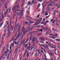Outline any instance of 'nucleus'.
Returning a JSON list of instances; mask_svg holds the SVG:
<instances>
[{
  "label": "nucleus",
  "instance_id": "nucleus-1",
  "mask_svg": "<svg viewBox=\"0 0 60 60\" xmlns=\"http://www.w3.org/2000/svg\"><path fill=\"white\" fill-rule=\"evenodd\" d=\"M15 6L16 8V11H19V8L20 7V6H19V4H18L17 5Z\"/></svg>",
  "mask_w": 60,
  "mask_h": 60
},
{
  "label": "nucleus",
  "instance_id": "nucleus-2",
  "mask_svg": "<svg viewBox=\"0 0 60 60\" xmlns=\"http://www.w3.org/2000/svg\"><path fill=\"white\" fill-rule=\"evenodd\" d=\"M8 4H9V1H8L6 3L4 4V6L5 9H7V8L8 7L7 6H8Z\"/></svg>",
  "mask_w": 60,
  "mask_h": 60
},
{
  "label": "nucleus",
  "instance_id": "nucleus-3",
  "mask_svg": "<svg viewBox=\"0 0 60 60\" xmlns=\"http://www.w3.org/2000/svg\"><path fill=\"white\" fill-rule=\"evenodd\" d=\"M8 35L7 36L6 38H7L8 37H9L10 35V34H11V30H8Z\"/></svg>",
  "mask_w": 60,
  "mask_h": 60
},
{
  "label": "nucleus",
  "instance_id": "nucleus-4",
  "mask_svg": "<svg viewBox=\"0 0 60 60\" xmlns=\"http://www.w3.org/2000/svg\"><path fill=\"white\" fill-rule=\"evenodd\" d=\"M4 18V15L2 14V17L0 15V22H1V21H2Z\"/></svg>",
  "mask_w": 60,
  "mask_h": 60
},
{
  "label": "nucleus",
  "instance_id": "nucleus-5",
  "mask_svg": "<svg viewBox=\"0 0 60 60\" xmlns=\"http://www.w3.org/2000/svg\"><path fill=\"white\" fill-rule=\"evenodd\" d=\"M8 10H9V8H8L7 9L6 11V12L5 13V11L4 13V15L5 14V15H8L9 13V11H8Z\"/></svg>",
  "mask_w": 60,
  "mask_h": 60
},
{
  "label": "nucleus",
  "instance_id": "nucleus-6",
  "mask_svg": "<svg viewBox=\"0 0 60 60\" xmlns=\"http://www.w3.org/2000/svg\"><path fill=\"white\" fill-rule=\"evenodd\" d=\"M22 32L21 31H20V32L18 33V36H19V37H20L22 35Z\"/></svg>",
  "mask_w": 60,
  "mask_h": 60
},
{
  "label": "nucleus",
  "instance_id": "nucleus-7",
  "mask_svg": "<svg viewBox=\"0 0 60 60\" xmlns=\"http://www.w3.org/2000/svg\"><path fill=\"white\" fill-rule=\"evenodd\" d=\"M37 40V37L35 38H34V39H33V40H32V43H33V41H36V40Z\"/></svg>",
  "mask_w": 60,
  "mask_h": 60
},
{
  "label": "nucleus",
  "instance_id": "nucleus-8",
  "mask_svg": "<svg viewBox=\"0 0 60 60\" xmlns=\"http://www.w3.org/2000/svg\"><path fill=\"white\" fill-rule=\"evenodd\" d=\"M4 53H4H5V54L4 55V56H5V57H6V56H7V52H4L3 53Z\"/></svg>",
  "mask_w": 60,
  "mask_h": 60
},
{
  "label": "nucleus",
  "instance_id": "nucleus-9",
  "mask_svg": "<svg viewBox=\"0 0 60 60\" xmlns=\"http://www.w3.org/2000/svg\"><path fill=\"white\" fill-rule=\"evenodd\" d=\"M17 11H15V13L14 14V15H13V18H14V17L17 16V15L16 13V12Z\"/></svg>",
  "mask_w": 60,
  "mask_h": 60
},
{
  "label": "nucleus",
  "instance_id": "nucleus-10",
  "mask_svg": "<svg viewBox=\"0 0 60 60\" xmlns=\"http://www.w3.org/2000/svg\"><path fill=\"white\" fill-rule=\"evenodd\" d=\"M17 10V8H16L15 6H14L13 8H12V10L13 11H14V10Z\"/></svg>",
  "mask_w": 60,
  "mask_h": 60
},
{
  "label": "nucleus",
  "instance_id": "nucleus-11",
  "mask_svg": "<svg viewBox=\"0 0 60 60\" xmlns=\"http://www.w3.org/2000/svg\"><path fill=\"white\" fill-rule=\"evenodd\" d=\"M20 28H21V26L19 25V28L17 29V31L18 32H19V31H20Z\"/></svg>",
  "mask_w": 60,
  "mask_h": 60
},
{
  "label": "nucleus",
  "instance_id": "nucleus-12",
  "mask_svg": "<svg viewBox=\"0 0 60 60\" xmlns=\"http://www.w3.org/2000/svg\"><path fill=\"white\" fill-rule=\"evenodd\" d=\"M39 39H41V40H42V41H45V40H44V39L43 38L41 37H39Z\"/></svg>",
  "mask_w": 60,
  "mask_h": 60
},
{
  "label": "nucleus",
  "instance_id": "nucleus-13",
  "mask_svg": "<svg viewBox=\"0 0 60 60\" xmlns=\"http://www.w3.org/2000/svg\"><path fill=\"white\" fill-rule=\"evenodd\" d=\"M4 53H3L2 54V55L1 56H0V60H1L2 59V58L3 57V56H4Z\"/></svg>",
  "mask_w": 60,
  "mask_h": 60
},
{
  "label": "nucleus",
  "instance_id": "nucleus-14",
  "mask_svg": "<svg viewBox=\"0 0 60 60\" xmlns=\"http://www.w3.org/2000/svg\"><path fill=\"white\" fill-rule=\"evenodd\" d=\"M30 22V23H34V22H32L31 21V20H30V19H29L28 20Z\"/></svg>",
  "mask_w": 60,
  "mask_h": 60
},
{
  "label": "nucleus",
  "instance_id": "nucleus-15",
  "mask_svg": "<svg viewBox=\"0 0 60 60\" xmlns=\"http://www.w3.org/2000/svg\"><path fill=\"white\" fill-rule=\"evenodd\" d=\"M13 28H14V26H11V31H12L13 30Z\"/></svg>",
  "mask_w": 60,
  "mask_h": 60
},
{
  "label": "nucleus",
  "instance_id": "nucleus-16",
  "mask_svg": "<svg viewBox=\"0 0 60 60\" xmlns=\"http://www.w3.org/2000/svg\"><path fill=\"white\" fill-rule=\"evenodd\" d=\"M40 45L41 46H43V47H44V48H45V49H47L46 47L45 46V45H44L40 44Z\"/></svg>",
  "mask_w": 60,
  "mask_h": 60
},
{
  "label": "nucleus",
  "instance_id": "nucleus-17",
  "mask_svg": "<svg viewBox=\"0 0 60 60\" xmlns=\"http://www.w3.org/2000/svg\"><path fill=\"white\" fill-rule=\"evenodd\" d=\"M22 32H23V35H25V34H26V31H24H24H22Z\"/></svg>",
  "mask_w": 60,
  "mask_h": 60
},
{
  "label": "nucleus",
  "instance_id": "nucleus-18",
  "mask_svg": "<svg viewBox=\"0 0 60 60\" xmlns=\"http://www.w3.org/2000/svg\"><path fill=\"white\" fill-rule=\"evenodd\" d=\"M54 3H53V2H52L50 4V6H53V4Z\"/></svg>",
  "mask_w": 60,
  "mask_h": 60
},
{
  "label": "nucleus",
  "instance_id": "nucleus-19",
  "mask_svg": "<svg viewBox=\"0 0 60 60\" xmlns=\"http://www.w3.org/2000/svg\"><path fill=\"white\" fill-rule=\"evenodd\" d=\"M28 28L29 29H30V30H31V29H32V27L31 26H29L28 27Z\"/></svg>",
  "mask_w": 60,
  "mask_h": 60
},
{
  "label": "nucleus",
  "instance_id": "nucleus-20",
  "mask_svg": "<svg viewBox=\"0 0 60 60\" xmlns=\"http://www.w3.org/2000/svg\"><path fill=\"white\" fill-rule=\"evenodd\" d=\"M14 38H15L14 37H13V38H12V39H11L10 41V42L11 41H13V40H14Z\"/></svg>",
  "mask_w": 60,
  "mask_h": 60
},
{
  "label": "nucleus",
  "instance_id": "nucleus-21",
  "mask_svg": "<svg viewBox=\"0 0 60 60\" xmlns=\"http://www.w3.org/2000/svg\"><path fill=\"white\" fill-rule=\"evenodd\" d=\"M6 51L5 52H7V53L9 51V49H8V48H6Z\"/></svg>",
  "mask_w": 60,
  "mask_h": 60
},
{
  "label": "nucleus",
  "instance_id": "nucleus-22",
  "mask_svg": "<svg viewBox=\"0 0 60 60\" xmlns=\"http://www.w3.org/2000/svg\"><path fill=\"white\" fill-rule=\"evenodd\" d=\"M19 0H17L15 2V4H17L18 3V2H19Z\"/></svg>",
  "mask_w": 60,
  "mask_h": 60
},
{
  "label": "nucleus",
  "instance_id": "nucleus-23",
  "mask_svg": "<svg viewBox=\"0 0 60 60\" xmlns=\"http://www.w3.org/2000/svg\"><path fill=\"white\" fill-rule=\"evenodd\" d=\"M8 30H9V29H10V27H11V26H10V24H9L8 25Z\"/></svg>",
  "mask_w": 60,
  "mask_h": 60
},
{
  "label": "nucleus",
  "instance_id": "nucleus-24",
  "mask_svg": "<svg viewBox=\"0 0 60 60\" xmlns=\"http://www.w3.org/2000/svg\"><path fill=\"white\" fill-rule=\"evenodd\" d=\"M4 22H2L1 23H0V27H2V26L3 25V24H4Z\"/></svg>",
  "mask_w": 60,
  "mask_h": 60
},
{
  "label": "nucleus",
  "instance_id": "nucleus-25",
  "mask_svg": "<svg viewBox=\"0 0 60 60\" xmlns=\"http://www.w3.org/2000/svg\"><path fill=\"white\" fill-rule=\"evenodd\" d=\"M27 49H28L29 51L30 50V47H29V46L27 47Z\"/></svg>",
  "mask_w": 60,
  "mask_h": 60
},
{
  "label": "nucleus",
  "instance_id": "nucleus-26",
  "mask_svg": "<svg viewBox=\"0 0 60 60\" xmlns=\"http://www.w3.org/2000/svg\"><path fill=\"white\" fill-rule=\"evenodd\" d=\"M19 36L18 35V36L16 37V39L14 40V41H16L17 40V39H18L19 38Z\"/></svg>",
  "mask_w": 60,
  "mask_h": 60
},
{
  "label": "nucleus",
  "instance_id": "nucleus-27",
  "mask_svg": "<svg viewBox=\"0 0 60 60\" xmlns=\"http://www.w3.org/2000/svg\"><path fill=\"white\" fill-rule=\"evenodd\" d=\"M29 38L28 37L26 39L27 41L26 42V43H26V42H27V41H29Z\"/></svg>",
  "mask_w": 60,
  "mask_h": 60
},
{
  "label": "nucleus",
  "instance_id": "nucleus-28",
  "mask_svg": "<svg viewBox=\"0 0 60 60\" xmlns=\"http://www.w3.org/2000/svg\"><path fill=\"white\" fill-rule=\"evenodd\" d=\"M28 23L27 22V21H26V22H24V24H27V25H28Z\"/></svg>",
  "mask_w": 60,
  "mask_h": 60
},
{
  "label": "nucleus",
  "instance_id": "nucleus-29",
  "mask_svg": "<svg viewBox=\"0 0 60 60\" xmlns=\"http://www.w3.org/2000/svg\"><path fill=\"white\" fill-rule=\"evenodd\" d=\"M25 0H22L21 2L22 4H24L25 3Z\"/></svg>",
  "mask_w": 60,
  "mask_h": 60
},
{
  "label": "nucleus",
  "instance_id": "nucleus-30",
  "mask_svg": "<svg viewBox=\"0 0 60 60\" xmlns=\"http://www.w3.org/2000/svg\"><path fill=\"white\" fill-rule=\"evenodd\" d=\"M24 30H25V27H23L22 29V31H22V32L24 31Z\"/></svg>",
  "mask_w": 60,
  "mask_h": 60
},
{
  "label": "nucleus",
  "instance_id": "nucleus-31",
  "mask_svg": "<svg viewBox=\"0 0 60 60\" xmlns=\"http://www.w3.org/2000/svg\"><path fill=\"white\" fill-rule=\"evenodd\" d=\"M4 43V41H2V43H1V45H0V47H2V44H3Z\"/></svg>",
  "mask_w": 60,
  "mask_h": 60
},
{
  "label": "nucleus",
  "instance_id": "nucleus-32",
  "mask_svg": "<svg viewBox=\"0 0 60 60\" xmlns=\"http://www.w3.org/2000/svg\"><path fill=\"white\" fill-rule=\"evenodd\" d=\"M19 14H20L19 12H17L16 13V16H19Z\"/></svg>",
  "mask_w": 60,
  "mask_h": 60
},
{
  "label": "nucleus",
  "instance_id": "nucleus-33",
  "mask_svg": "<svg viewBox=\"0 0 60 60\" xmlns=\"http://www.w3.org/2000/svg\"><path fill=\"white\" fill-rule=\"evenodd\" d=\"M14 46V43L12 44V45H11L10 46V47H13Z\"/></svg>",
  "mask_w": 60,
  "mask_h": 60
},
{
  "label": "nucleus",
  "instance_id": "nucleus-34",
  "mask_svg": "<svg viewBox=\"0 0 60 60\" xmlns=\"http://www.w3.org/2000/svg\"><path fill=\"white\" fill-rule=\"evenodd\" d=\"M6 27H7V25H4V26L3 28H6Z\"/></svg>",
  "mask_w": 60,
  "mask_h": 60
},
{
  "label": "nucleus",
  "instance_id": "nucleus-35",
  "mask_svg": "<svg viewBox=\"0 0 60 60\" xmlns=\"http://www.w3.org/2000/svg\"><path fill=\"white\" fill-rule=\"evenodd\" d=\"M32 35H31L30 38V41L31 40V39H32Z\"/></svg>",
  "mask_w": 60,
  "mask_h": 60
},
{
  "label": "nucleus",
  "instance_id": "nucleus-36",
  "mask_svg": "<svg viewBox=\"0 0 60 60\" xmlns=\"http://www.w3.org/2000/svg\"><path fill=\"white\" fill-rule=\"evenodd\" d=\"M45 30H46V31H47V30H48V28H47V27L46 26L45 27Z\"/></svg>",
  "mask_w": 60,
  "mask_h": 60
},
{
  "label": "nucleus",
  "instance_id": "nucleus-37",
  "mask_svg": "<svg viewBox=\"0 0 60 60\" xmlns=\"http://www.w3.org/2000/svg\"><path fill=\"white\" fill-rule=\"evenodd\" d=\"M46 10H50V9H49V6H48L47 7V9H46Z\"/></svg>",
  "mask_w": 60,
  "mask_h": 60
},
{
  "label": "nucleus",
  "instance_id": "nucleus-38",
  "mask_svg": "<svg viewBox=\"0 0 60 60\" xmlns=\"http://www.w3.org/2000/svg\"><path fill=\"white\" fill-rule=\"evenodd\" d=\"M39 31H41V32H42L43 30L42 29H40L39 30Z\"/></svg>",
  "mask_w": 60,
  "mask_h": 60
},
{
  "label": "nucleus",
  "instance_id": "nucleus-39",
  "mask_svg": "<svg viewBox=\"0 0 60 60\" xmlns=\"http://www.w3.org/2000/svg\"><path fill=\"white\" fill-rule=\"evenodd\" d=\"M45 34L46 35H48V32H46V34Z\"/></svg>",
  "mask_w": 60,
  "mask_h": 60
},
{
  "label": "nucleus",
  "instance_id": "nucleus-40",
  "mask_svg": "<svg viewBox=\"0 0 60 60\" xmlns=\"http://www.w3.org/2000/svg\"><path fill=\"white\" fill-rule=\"evenodd\" d=\"M50 55H51L52 56H54L53 55V54L52 53H51L50 52Z\"/></svg>",
  "mask_w": 60,
  "mask_h": 60
},
{
  "label": "nucleus",
  "instance_id": "nucleus-41",
  "mask_svg": "<svg viewBox=\"0 0 60 60\" xmlns=\"http://www.w3.org/2000/svg\"><path fill=\"white\" fill-rule=\"evenodd\" d=\"M33 31H31V32H30V35H31V34H33Z\"/></svg>",
  "mask_w": 60,
  "mask_h": 60
},
{
  "label": "nucleus",
  "instance_id": "nucleus-42",
  "mask_svg": "<svg viewBox=\"0 0 60 60\" xmlns=\"http://www.w3.org/2000/svg\"><path fill=\"white\" fill-rule=\"evenodd\" d=\"M50 41L51 42H54V41L53 40H52V39L50 40Z\"/></svg>",
  "mask_w": 60,
  "mask_h": 60
},
{
  "label": "nucleus",
  "instance_id": "nucleus-43",
  "mask_svg": "<svg viewBox=\"0 0 60 60\" xmlns=\"http://www.w3.org/2000/svg\"><path fill=\"white\" fill-rule=\"evenodd\" d=\"M37 2H42V0H38L37 1Z\"/></svg>",
  "mask_w": 60,
  "mask_h": 60
},
{
  "label": "nucleus",
  "instance_id": "nucleus-44",
  "mask_svg": "<svg viewBox=\"0 0 60 60\" xmlns=\"http://www.w3.org/2000/svg\"><path fill=\"white\" fill-rule=\"evenodd\" d=\"M19 44L18 43L16 46V48H17V49H18V48H19Z\"/></svg>",
  "mask_w": 60,
  "mask_h": 60
},
{
  "label": "nucleus",
  "instance_id": "nucleus-45",
  "mask_svg": "<svg viewBox=\"0 0 60 60\" xmlns=\"http://www.w3.org/2000/svg\"><path fill=\"white\" fill-rule=\"evenodd\" d=\"M29 53H27V57H28V56H29Z\"/></svg>",
  "mask_w": 60,
  "mask_h": 60
},
{
  "label": "nucleus",
  "instance_id": "nucleus-46",
  "mask_svg": "<svg viewBox=\"0 0 60 60\" xmlns=\"http://www.w3.org/2000/svg\"><path fill=\"white\" fill-rule=\"evenodd\" d=\"M37 56V53H36L35 54L34 56L35 57H36V56Z\"/></svg>",
  "mask_w": 60,
  "mask_h": 60
},
{
  "label": "nucleus",
  "instance_id": "nucleus-47",
  "mask_svg": "<svg viewBox=\"0 0 60 60\" xmlns=\"http://www.w3.org/2000/svg\"><path fill=\"white\" fill-rule=\"evenodd\" d=\"M6 23L7 25H8V24H9V22H8V21H6Z\"/></svg>",
  "mask_w": 60,
  "mask_h": 60
},
{
  "label": "nucleus",
  "instance_id": "nucleus-48",
  "mask_svg": "<svg viewBox=\"0 0 60 60\" xmlns=\"http://www.w3.org/2000/svg\"><path fill=\"white\" fill-rule=\"evenodd\" d=\"M56 41H60V40L59 39H56Z\"/></svg>",
  "mask_w": 60,
  "mask_h": 60
},
{
  "label": "nucleus",
  "instance_id": "nucleus-49",
  "mask_svg": "<svg viewBox=\"0 0 60 60\" xmlns=\"http://www.w3.org/2000/svg\"><path fill=\"white\" fill-rule=\"evenodd\" d=\"M34 37H35V36H33L32 37V38H33L32 39V40H34Z\"/></svg>",
  "mask_w": 60,
  "mask_h": 60
},
{
  "label": "nucleus",
  "instance_id": "nucleus-50",
  "mask_svg": "<svg viewBox=\"0 0 60 60\" xmlns=\"http://www.w3.org/2000/svg\"><path fill=\"white\" fill-rule=\"evenodd\" d=\"M9 48V44H7V48Z\"/></svg>",
  "mask_w": 60,
  "mask_h": 60
},
{
  "label": "nucleus",
  "instance_id": "nucleus-51",
  "mask_svg": "<svg viewBox=\"0 0 60 60\" xmlns=\"http://www.w3.org/2000/svg\"><path fill=\"white\" fill-rule=\"evenodd\" d=\"M14 43H15V44H17V42L16 41H15L14 42Z\"/></svg>",
  "mask_w": 60,
  "mask_h": 60
},
{
  "label": "nucleus",
  "instance_id": "nucleus-52",
  "mask_svg": "<svg viewBox=\"0 0 60 60\" xmlns=\"http://www.w3.org/2000/svg\"><path fill=\"white\" fill-rule=\"evenodd\" d=\"M34 0H32V2H31V3H33H33H35V1L34 2Z\"/></svg>",
  "mask_w": 60,
  "mask_h": 60
},
{
  "label": "nucleus",
  "instance_id": "nucleus-53",
  "mask_svg": "<svg viewBox=\"0 0 60 60\" xmlns=\"http://www.w3.org/2000/svg\"><path fill=\"white\" fill-rule=\"evenodd\" d=\"M31 24H32V23H30V22L28 23V26H29V25H31Z\"/></svg>",
  "mask_w": 60,
  "mask_h": 60
},
{
  "label": "nucleus",
  "instance_id": "nucleus-54",
  "mask_svg": "<svg viewBox=\"0 0 60 60\" xmlns=\"http://www.w3.org/2000/svg\"><path fill=\"white\" fill-rule=\"evenodd\" d=\"M26 55V53H25L23 55V57H25V55Z\"/></svg>",
  "mask_w": 60,
  "mask_h": 60
},
{
  "label": "nucleus",
  "instance_id": "nucleus-55",
  "mask_svg": "<svg viewBox=\"0 0 60 60\" xmlns=\"http://www.w3.org/2000/svg\"><path fill=\"white\" fill-rule=\"evenodd\" d=\"M46 49H47V50L49 49V47H48V45L46 46Z\"/></svg>",
  "mask_w": 60,
  "mask_h": 60
},
{
  "label": "nucleus",
  "instance_id": "nucleus-56",
  "mask_svg": "<svg viewBox=\"0 0 60 60\" xmlns=\"http://www.w3.org/2000/svg\"><path fill=\"white\" fill-rule=\"evenodd\" d=\"M55 36H57V34L56 33H55L54 34Z\"/></svg>",
  "mask_w": 60,
  "mask_h": 60
},
{
  "label": "nucleus",
  "instance_id": "nucleus-57",
  "mask_svg": "<svg viewBox=\"0 0 60 60\" xmlns=\"http://www.w3.org/2000/svg\"><path fill=\"white\" fill-rule=\"evenodd\" d=\"M44 11V10H43L42 11V14H44V11Z\"/></svg>",
  "mask_w": 60,
  "mask_h": 60
},
{
  "label": "nucleus",
  "instance_id": "nucleus-58",
  "mask_svg": "<svg viewBox=\"0 0 60 60\" xmlns=\"http://www.w3.org/2000/svg\"><path fill=\"white\" fill-rule=\"evenodd\" d=\"M6 29H5L4 30V33H5L6 32V31H7V30H6Z\"/></svg>",
  "mask_w": 60,
  "mask_h": 60
},
{
  "label": "nucleus",
  "instance_id": "nucleus-59",
  "mask_svg": "<svg viewBox=\"0 0 60 60\" xmlns=\"http://www.w3.org/2000/svg\"><path fill=\"white\" fill-rule=\"evenodd\" d=\"M39 20L41 21H42V18H40L39 19Z\"/></svg>",
  "mask_w": 60,
  "mask_h": 60
},
{
  "label": "nucleus",
  "instance_id": "nucleus-60",
  "mask_svg": "<svg viewBox=\"0 0 60 60\" xmlns=\"http://www.w3.org/2000/svg\"><path fill=\"white\" fill-rule=\"evenodd\" d=\"M56 21L54 19V21L53 22V24H55V23L56 22Z\"/></svg>",
  "mask_w": 60,
  "mask_h": 60
},
{
  "label": "nucleus",
  "instance_id": "nucleus-61",
  "mask_svg": "<svg viewBox=\"0 0 60 60\" xmlns=\"http://www.w3.org/2000/svg\"><path fill=\"white\" fill-rule=\"evenodd\" d=\"M52 2V3L53 4H54L55 3H56V1H55V0H54V1H53Z\"/></svg>",
  "mask_w": 60,
  "mask_h": 60
},
{
  "label": "nucleus",
  "instance_id": "nucleus-62",
  "mask_svg": "<svg viewBox=\"0 0 60 60\" xmlns=\"http://www.w3.org/2000/svg\"><path fill=\"white\" fill-rule=\"evenodd\" d=\"M29 30H30V29H28L26 31V32H29Z\"/></svg>",
  "mask_w": 60,
  "mask_h": 60
},
{
  "label": "nucleus",
  "instance_id": "nucleus-63",
  "mask_svg": "<svg viewBox=\"0 0 60 60\" xmlns=\"http://www.w3.org/2000/svg\"><path fill=\"white\" fill-rule=\"evenodd\" d=\"M20 59H22V56H21V55H20Z\"/></svg>",
  "mask_w": 60,
  "mask_h": 60
},
{
  "label": "nucleus",
  "instance_id": "nucleus-64",
  "mask_svg": "<svg viewBox=\"0 0 60 60\" xmlns=\"http://www.w3.org/2000/svg\"><path fill=\"white\" fill-rule=\"evenodd\" d=\"M35 52H37V49H36V50L35 51Z\"/></svg>",
  "mask_w": 60,
  "mask_h": 60
}]
</instances>
